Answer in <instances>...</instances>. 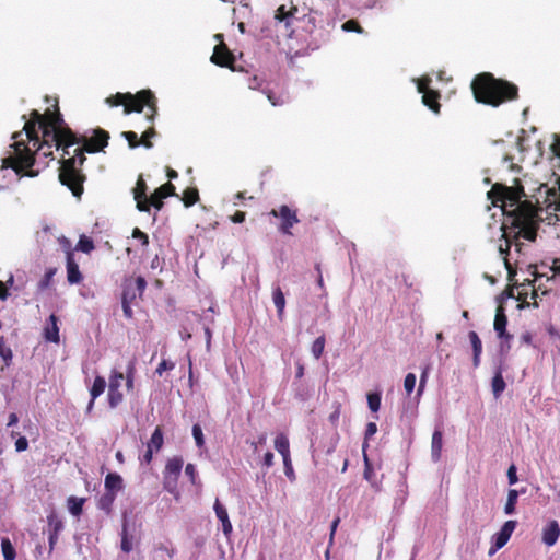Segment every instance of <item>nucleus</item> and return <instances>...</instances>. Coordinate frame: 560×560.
I'll list each match as a JSON object with an SVG mask.
<instances>
[{
  "instance_id": "1",
  "label": "nucleus",
  "mask_w": 560,
  "mask_h": 560,
  "mask_svg": "<svg viewBox=\"0 0 560 560\" xmlns=\"http://www.w3.org/2000/svg\"><path fill=\"white\" fill-rule=\"evenodd\" d=\"M23 131L28 141H33L34 145H37V150L43 149L44 145L51 148L55 144L57 149L62 148L63 156L70 154L68 149L71 145L83 144L82 148L74 150L73 156L63 158L59 168L60 183L68 187L74 197L81 198L84 190L83 183L86 178L81 171V166L86 160L84 152L103 151L108 145V131L96 128L90 138L77 137L65 122L57 104L54 112L47 110L45 114L33 109L30 119L25 121Z\"/></svg>"
},
{
  "instance_id": "2",
  "label": "nucleus",
  "mask_w": 560,
  "mask_h": 560,
  "mask_svg": "<svg viewBox=\"0 0 560 560\" xmlns=\"http://www.w3.org/2000/svg\"><path fill=\"white\" fill-rule=\"evenodd\" d=\"M471 91L478 103L492 107L518 98V88L514 83L497 79L490 72L477 74L471 82Z\"/></svg>"
},
{
  "instance_id": "3",
  "label": "nucleus",
  "mask_w": 560,
  "mask_h": 560,
  "mask_svg": "<svg viewBox=\"0 0 560 560\" xmlns=\"http://www.w3.org/2000/svg\"><path fill=\"white\" fill-rule=\"evenodd\" d=\"M106 104L112 107L115 106H124V113L126 115L131 114L133 112L141 113L144 106L148 107V113L145 114L147 120L149 122H153L155 116L158 115V102L154 93L151 90H141L136 94L132 93H116L114 95L108 96L105 100Z\"/></svg>"
},
{
  "instance_id": "4",
  "label": "nucleus",
  "mask_w": 560,
  "mask_h": 560,
  "mask_svg": "<svg viewBox=\"0 0 560 560\" xmlns=\"http://www.w3.org/2000/svg\"><path fill=\"white\" fill-rule=\"evenodd\" d=\"M14 142L11 145L14 155L2 160V168H12L19 176L35 177L38 171H33L35 163V153L28 148V144L22 139V131L14 132L12 136Z\"/></svg>"
},
{
  "instance_id": "5",
  "label": "nucleus",
  "mask_w": 560,
  "mask_h": 560,
  "mask_svg": "<svg viewBox=\"0 0 560 560\" xmlns=\"http://www.w3.org/2000/svg\"><path fill=\"white\" fill-rule=\"evenodd\" d=\"M525 197L524 187L517 185L515 187H508L503 184H494L488 192V198L494 207H501L505 214L511 213V209L516 207L521 199Z\"/></svg>"
},
{
  "instance_id": "6",
  "label": "nucleus",
  "mask_w": 560,
  "mask_h": 560,
  "mask_svg": "<svg viewBox=\"0 0 560 560\" xmlns=\"http://www.w3.org/2000/svg\"><path fill=\"white\" fill-rule=\"evenodd\" d=\"M269 214L279 220L278 230L281 234L293 235L292 228L300 222L296 209L281 205L271 209Z\"/></svg>"
},
{
  "instance_id": "7",
  "label": "nucleus",
  "mask_w": 560,
  "mask_h": 560,
  "mask_svg": "<svg viewBox=\"0 0 560 560\" xmlns=\"http://www.w3.org/2000/svg\"><path fill=\"white\" fill-rule=\"evenodd\" d=\"M124 373L117 369H113L108 380L107 402L112 409L117 408L124 401V394L121 392Z\"/></svg>"
},
{
  "instance_id": "8",
  "label": "nucleus",
  "mask_w": 560,
  "mask_h": 560,
  "mask_svg": "<svg viewBox=\"0 0 560 560\" xmlns=\"http://www.w3.org/2000/svg\"><path fill=\"white\" fill-rule=\"evenodd\" d=\"M511 224L512 226L508 230V232L512 233L515 250L521 253L523 244L520 242V238L534 242L537 237V224L536 222H524L520 224L512 222Z\"/></svg>"
},
{
  "instance_id": "9",
  "label": "nucleus",
  "mask_w": 560,
  "mask_h": 560,
  "mask_svg": "<svg viewBox=\"0 0 560 560\" xmlns=\"http://www.w3.org/2000/svg\"><path fill=\"white\" fill-rule=\"evenodd\" d=\"M183 465L184 460L179 456H174L167 460L163 471V486L168 492L176 490Z\"/></svg>"
},
{
  "instance_id": "10",
  "label": "nucleus",
  "mask_w": 560,
  "mask_h": 560,
  "mask_svg": "<svg viewBox=\"0 0 560 560\" xmlns=\"http://www.w3.org/2000/svg\"><path fill=\"white\" fill-rule=\"evenodd\" d=\"M214 37L219 40V44L214 47L211 56V62L219 67L234 70L235 57L223 42V35L217 34Z\"/></svg>"
},
{
  "instance_id": "11",
  "label": "nucleus",
  "mask_w": 560,
  "mask_h": 560,
  "mask_svg": "<svg viewBox=\"0 0 560 560\" xmlns=\"http://www.w3.org/2000/svg\"><path fill=\"white\" fill-rule=\"evenodd\" d=\"M538 208L529 200H522L511 209L512 222H516V224L524 222H536Z\"/></svg>"
},
{
  "instance_id": "12",
  "label": "nucleus",
  "mask_w": 560,
  "mask_h": 560,
  "mask_svg": "<svg viewBox=\"0 0 560 560\" xmlns=\"http://www.w3.org/2000/svg\"><path fill=\"white\" fill-rule=\"evenodd\" d=\"M61 243L65 244L66 250V267H67V280L70 284H79L83 280V276L79 269V265L75 261L74 253L71 249V244L67 238H63Z\"/></svg>"
},
{
  "instance_id": "13",
  "label": "nucleus",
  "mask_w": 560,
  "mask_h": 560,
  "mask_svg": "<svg viewBox=\"0 0 560 560\" xmlns=\"http://www.w3.org/2000/svg\"><path fill=\"white\" fill-rule=\"evenodd\" d=\"M516 525H517V522L513 521V520L506 521L503 524V526L501 527L500 532L497 533L493 536V545H492V547L489 550V555L490 556H492L499 549H501L502 547H504L506 545V542L509 541L512 533L516 528Z\"/></svg>"
},
{
  "instance_id": "14",
  "label": "nucleus",
  "mask_w": 560,
  "mask_h": 560,
  "mask_svg": "<svg viewBox=\"0 0 560 560\" xmlns=\"http://www.w3.org/2000/svg\"><path fill=\"white\" fill-rule=\"evenodd\" d=\"M508 325V316L505 314V310L503 305H499L495 311V317L493 327L498 335V337L506 343L508 348H510V342L513 339V336L506 331Z\"/></svg>"
},
{
  "instance_id": "15",
  "label": "nucleus",
  "mask_w": 560,
  "mask_h": 560,
  "mask_svg": "<svg viewBox=\"0 0 560 560\" xmlns=\"http://www.w3.org/2000/svg\"><path fill=\"white\" fill-rule=\"evenodd\" d=\"M176 196L175 186L167 182L156 188L149 197L150 208L154 207L156 210H161L164 206L163 199Z\"/></svg>"
},
{
  "instance_id": "16",
  "label": "nucleus",
  "mask_w": 560,
  "mask_h": 560,
  "mask_svg": "<svg viewBox=\"0 0 560 560\" xmlns=\"http://www.w3.org/2000/svg\"><path fill=\"white\" fill-rule=\"evenodd\" d=\"M502 229H503L502 237L504 238V244H500L499 252L503 257L504 266L508 270V277H509V280L511 281L513 279V277L516 275V270L511 265V262L508 258V255L510 253L511 247L514 246V240L512 238V233L508 232V230L504 229V225L502 226Z\"/></svg>"
},
{
  "instance_id": "17",
  "label": "nucleus",
  "mask_w": 560,
  "mask_h": 560,
  "mask_svg": "<svg viewBox=\"0 0 560 560\" xmlns=\"http://www.w3.org/2000/svg\"><path fill=\"white\" fill-rule=\"evenodd\" d=\"M147 184L140 176L137 180L136 187L133 188V198L137 202V209L141 212L150 211L149 197L147 196Z\"/></svg>"
},
{
  "instance_id": "18",
  "label": "nucleus",
  "mask_w": 560,
  "mask_h": 560,
  "mask_svg": "<svg viewBox=\"0 0 560 560\" xmlns=\"http://www.w3.org/2000/svg\"><path fill=\"white\" fill-rule=\"evenodd\" d=\"M105 388H106L105 378L101 375L95 376L94 382L90 388L91 399L86 406V413L92 412V410L94 408L95 399L97 397H100L105 392Z\"/></svg>"
},
{
  "instance_id": "19",
  "label": "nucleus",
  "mask_w": 560,
  "mask_h": 560,
  "mask_svg": "<svg viewBox=\"0 0 560 560\" xmlns=\"http://www.w3.org/2000/svg\"><path fill=\"white\" fill-rule=\"evenodd\" d=\"M560 536V526L557 521H550L542 529V542L549 547L553 546Z\"/></svg>"
},
{
  "instance_id": "20",
  "label": "nucleus",
  "mask_w": 560,
  "mask_h": 560,
  "mask_svg": "<svg viewBox=\"0 0 560 560\" xmlns=\"http://www.w3.org/2000/svg\"><path fill=\"white\" fill-rule=\"evenodd\" d=\"M213 509H214L217 517L222 523V530H223L224 535L229 537L232 533L233 527H232V523L230 522L226 509L222 505V503L219 501V499L215 500Z\"/></svg>"
},
{
  "instance_id": "21",
  "label": "nucleus",
  "mask_w": 560,
  "mask_h": 560,
  "mask_svg": "<svg viewBox=\"0 0 560 560\" xmlns=\"http://www.w3.org/2000/svg\"><path fill=\"white\" fill-rule=\"evenodd\" d=\"M58 317L51 314L48 318V324L44 329V337L47 341L59 342V327L57 325Z\"/></svg>"
},
{
  "instance_id": "22",
  "label": "nucleus",
  "mask_w": 560,
  "mask_h": 560,
  "mask_svg": "<svg viewBox=\"0 0 560 560\" xmlns=\"http://www.w3.org/2000/svg\"><path fill=\"white\" fill-rule=\"evenodd\" d=\"M440 93L434 90L425 91L422 95V103L433 113L439 114L441 109Z\"/></svg>"
},
{
  "instance_id": "23",
  "label": "nucleus",
  "mask_w": 560,
  "mask_h": 560,
  "mask_svg": "<svg viewBox=\"0 0 560 560\" xmlns=\"http://www.w3.org/2000/svg\"><path fill=\"white\" fill-rule=\"evenodd\" d=\"M443 446V433L441 430H435L432 434V443H431V456L434 462H439L441 458Z\"/></svg>"
},
{
  "instance_id": "24",
  "label": "nucleus",
  "mask_w": 560,
  "mask_h": 560,
  "mask_svg": "<svg viewBox=\"0 0 560 560\" xmlns=\"http://www.w3.org/2000/svg\"><path fill=\"white\" fill-rule=\"evenodd\" d=\"M122 488V478L116 472H109L105 477V491L116 493Z\"/></svg>"
},
{
  "instance_id": "25",
  "label": "nucleus",
  "mask_w": 560,
  "mask_h": 560,
  "mask_svg": "<svg viewBox=\"0 0 560 560\" xmlns=\"http://www.w3.org/2000/svg\"><path fill=\"white\" fill-rule=\"evenodd\" d=\"M116 497V493L105 491L97 501V508L104 511L106 514H110Z\"/></svg>"
},
{
  "instance_id": "26",
  "label": "nucleus",
  "mask_w": 560,
  "mask_h": 560,
  "mask_svg": "<svg viewBox=\"0 0 560 560\" xmlns=\"http://www.w3.org/2000/svg\"><path fill=\"white\" fill-rule=\"evenodd\" d=\"M298 11L296 7L287 10L284 5H280L275 13V19L278 22H284L287 27L291 26V20L294 16V13Z\"/></svg>"
},
{
  "instance_id": "27",
  "label": "nucleus",
  "mask_w": 560,
  "mask_h": 560,
  "mask_svg": "<svg viewBox=\"0 0 560 560\" xmlns=\"http://www.w3.org/2000/svg\"><path fill=\"white\" fill-rule=\"evenodd\" d=\"M275 448L283 457L290 456V443L284 433H279L275 439Z\"/></svg>"
},
{
  "instance_id": "28",
  "label": "nucleus",
  "mask_w": 560,
  "mask_h": 560,
  "mask_svg": "<svg viewBox=\"0 0 560 560\" xmlns=\"http://www.w3.org/2000/svg\"><path fill=\"white\" fill-rule=\"evenodd\" d=\"M272 300L277 308L278 317L281 319L284 313L285 298L279 285L273 288Z\"/></svg>"
},
{
  "instance_id": "29",
  "label": "nucleus",
  "mask_w": 560,
  "mask_h": 560,
  "mask_svg": "<svg viewBox=\"0 0 560 560\" xmlns=\"http://www.w3.org/2000/svg\"><path fill=\"white\" fill-rule=\"evenodd\" d=\"M164 443L163 431L161 427H156L153 431L147 446L155 452H159Z\"/></svg>"
},
{
  "instance_id": "30",
  "label": "nucleus",
  "mask_w": 560,
  "mask_h": 560,
  "mask_svg": "<svg viewBox=\"0 0 560 560\" xmlns=\"http://www.w3.org/2000/svg\"><path fill=\"white\" fill-rule=\"evenodd\" d=\"M84 503V498H78L73 495L69 497L67 500L69 512L74 516H79L82 514Z\"/></svg>"
},
{
  "instance_id": "31",
  "label": "nucleus",
  "mask_w": 560,
  "mask_h": 560,
  "mask_svg": "<svg viewBox=\"0 0 560 560\" xmlns=\"http://www.w3.org/2000/svg\"><path fill=\"white\" fill-rule=\"evenodd\" d=\"M48 529L51 533L60 534L63 529V522L55 511H51L47 516Z\"/></svg>"
},
{
  "instance_id": "32",
  "label": "nucleus",
  "mask_w": 560,
  "mask_h": 560,
  "mask_svg": "<svg viewBox=\"0 0 560 560\" xmlns=\"http://www.w3.org/2000/svg\"><path fill=\"white\" fill-rule=\"evenodd\" d=\"M199 200V191L197 188H186L183 191L182 201L185 207H191Z\"/></svg>"
},
{
  "instance_id": "33",
  "label": "nucleus",
  "mask_w": 560,
  "mask_h": 560,
  "mask_svg": "<svg viewBox=\"0 0 560 560\" xmlns=\"http://www.w3.org/2000/svg\"><path fill=\"white\" fill-rule=\"evenodd\" d=\"M518 499V492L515 489H510L508 492V500L504 506V513L511 515L515 512V506Z\"/></svg>"
},
{
  "instance_id": "34",
  "label": "nucleus",
  "mask_w": 560,
  "mask_h": 560,
  "mask_svg": "<svg viewBox=\"0 0 560 560\" xmlns=\"http://www.w3.org/2000/svg\"><path fill=\"white\" fill-rule=\"evenodd\" d=\"M135 375H136V363H135V360H132L129 362V364L127 366L126 375L124 374V376H125L124 380L126 381V388L128 392L133 390Z\"/></svg>"
},
{
  "instance_id": "35",
  "label": "nucleus",
  "mask_w": 560,
  "mask_h": 560,
  "mask_svg": "<svg viewBox=\"0 0 560 560\" xmlns=\"http://www.w3.org/2000/svg\"><path fill=\"white\" fill-rule=\"evenodd\" d=\"M369 446V444L366 443H363L362 445V451H363V459H364V471H363V476L364 478L372 482L373 480V477H374V471H373V466L368 457V454H366V447Z\"/></svg>"
},
{
  "instance_id": "36",
  "label": "nucleus",
  "mask_w": 560,
  "mask_h": 560,
  "mask_svg": "<svg viewBox=\"0 0 560 560\" xmlns=\"http://www.w3.org/2000/svg\"><path fill=\"white\" fill-rule=\"evenodd\" d=\"M1 549L4 560H14L16 557L15 549L9 538L1 539Z\"/></svg>"
},
{
  "instance_id": "37",
  "label": "nucleus",
  "mask_w": 560,
  "mask_h": 560,
  "mask_svg": "<svg viewBox=\"0 0 560 560\" xmlns=\"http://www.w3.org/2000/svg\"><path fill=\"white\" fill-rule=\"evenodd\" d=\"M325 343H326V339H325L324 335L317 337L314 340V342L312 345V348H311V351H312L313 357L316 360H318L323 355V352H324V349H325Z\"/></svg>"
},
{
  "instance_id": "38",
  "label": "nucleus",
  "mask_w": 560,
  "mask_h": 560,
  "mask_svg": "<svg viewBox=\"0 0 560 560\" xmlns=\"http://www.w3.org/2000/svg\"><path fill=\"white\" fill-rule=\"evenodd\" d=\"M94 247L95 246L93 241L90 237L82 235L77 244L75 249L89 254L94 249Z\"/></svg>"
},
{
  "instance_id": "39",
  "label": "nucleus",
  "mask_w": 560,
  "mask_h": 560,
  "mask_svg": "<svg viewBox=\"0 0 560 560\" xmlns=\"http://www.w3.org/2000/svg\"><path fill=\"white\" fill-rule=\"evenodd\" d=\"M138 292L133 288L131 283H125L122 294H121V301H128L129 303H132L137 298Z\"/></svg>"
},
{
  "instance_id": "40",
  "label": "nucleus",
  "mask_w": 560,
  "mask_h": 560,
  "mask_svg": "<svg viewBox=\"0 0 560 560\" xmlns=\"http://www.w3.org/2000/svg\"><path fill=\"white\" fill-rule=\"evenodd\" d=\"M56 273H57V268H55V267L48 268L46 270L44 277L39 281L38 288L40 290H45V289L49 288V285H50V283L52 281V278L55 277Z\"/></svg>"
},
{
  "instance_id": "41",
  "label": "nucleus",
  "mask_w": 560,
  "mask_h": 560,
  "mask_svg": "<svg viewBox=\"0 0 560 560\" xmlns=\"http://www.w3.org/2000/svg\"><path fill=\"white\" fill-rule=\"evenodd\" d=\"M341 30L343 32H355L358 34H362L364 32V30L362 28V26L360 25V23L354 20V19H350L348 21H346L342 25H341Z\"/></svg>"
},
{
  "instance_id": "42",
  "label": "nucleus",
  "mask_w": 560,
  "mask_h": 560,
  "mask_svg": "<svg viewBox=\"0 0 560 560\" xmlns=\"http://www.w3.org/2000/svg\"><path fill=\"white\" fill-rule=\"evenodd\" d=\"M120 547H121V550L127 553L132 550V542H131V538L128 535L126 523H124V525H122Z\"/></svg>"
},
{
  "instance_id": "43",
  "label": "nucleus",
  "mask_w": 560,
  "mask_h": 560,
  "mask_svg": "<svg viewBox=\"0 0 560 560\" xmlns=\"http://www.w3.org/2000/svg\"><path fill=\"white\" fill-rule=\"evenodd\" d=\"M368 405L371 411L377 412L381 407V394L380 393H369L368 394Z\"/></svg>"
},
{
  "instance_id": "44",
  "label": "nucleus",
  "mask_w": 560,
  "mask_h": 560,
  "mask_svg": "<svg viewBox=\"0 0 560 560\" xmlns=\"http://www.w3.org/2000/svg\"><path fill=\"white\" fill-rule=\"evenodd\" d=\"M121 136L128 141V144L131 149H136L139 145H142L140 138L135 131H124Z\"/></svg>"
},
{
  "instance_id": "45",
  "label": "nucleus",
  "mask_w": 560,
  "mask_h": 560,
  "mask_svg": "<svg viewBox=\"0 0 560 560\" xmlns=\"http://www.w3.org/2000/svg\"><path fill=\"white\" fill-rule=\"evenodd\" d=\"M156 136V131L153 126H150L141 136L140 140L143 147L150 149L153 143L150 141L151 138Z\"/></svg>"
},
{
  "instance_id": "46",
  "label": "nucleus",
  "mask_w": 560,
  "mask_h": 560,
  "mask_svg": "<svg viewBox=\"0 0 560 560\" xmlns=\"http://www.w3.org/2000/svg\"><path fill=\"white\" fill-rule=\"evenodd\" d=\"M505 388V382L500 373L492 378V390L495 396H499Z\"/></svg>"
},
{
  "instance_id": "47",
  "label": "nucleus",
  "mask_w": 560,
  "mask_h": 560,
  "mask_svg": "<svg viewBox=\"0 0 560 560\" xmlns=\"http://www.w3.org/2000/svg\"><path fill=\"white\" fill-rule=\"evenodd\" d=\"M469 340L472 346V351L476 352V354H481L482 352V342L476 331H470L468 334Z\"/></svg>"
},
{
  "instance_id": "48",
  "label": "nucleus",
  "mask_w": 560,
  "mask_h": 560,
  "mask_svg": "<svg viewBox=\"0 0 560 560\" xmlns=\"http://www.w3.org/2000/svg\"><path fill=\"white\" fill-rule=\"evenodd\" d=\"M0 357L3 360V366L1 370L9 368L12 363L13 353L10 347L5 346L3 349H0Z\"/></svg>"
},
{
  "instance_id": "49",
  "label": "nucleus",
  "mask_w": 560,
  "mask_h": 560,
  "mask_svg": "<svg viewBox=\"0 0 560 560\" xmlns=\"http://www.w3.org/2000/svg\"><path fill=\"white\" fill-rule=\"evenodd\" d=\"M192 436L195 439L196 445L200 448L203 447L205 438L200 424L196 423L192 425Z\"/></svg>"
},
{
  "instance_id": "50",
  "label": "nucleus",
  "mask_w": 560,
  "mask_h": 560,
  "mask_svg": "<svg viewBox=\"0 0 560 560\" xmlns=\"http://www.w3.org/2000/svg\"><path fill=\"white\" fill-rule=\"evenodd\" d=\"M416 381H417V377H416V374H413V373H408L405 376L404 388H405L407 395H410L413 392L415 386H416Z\"/></svg>"
},
{
  "instance_id": "51",
  "label": "nucleus",
  "mask_w": 560,
  "mask_h": 560,
  "mask_svg": "<svg viewBox=\"0 0 560 560\" xmlns=\"http://www.w3.org/2000/svg\"><path fill=\"white\" fill-rule=\"evenodd\" d=\"M132 237L139 240L141 245L147 247L149 245V236L147 233L142 232L139 228H135L132 230Z\"/></svg>"
},
{
  "instance_id": "52",
  "label": "nucleus",
  "mask_w": 560,
  "mask_h": 560,
  "mask_svg": "<svg viewBox=\"0 0 560 560\" xmlns=\"http://www.w3.org/2000/svg\"><path fill=\"white\" fill-rule=\"evenodd\" d=\"M175 368V364L174 362L172 361H168V360H162L156 370H155V373L159 374L160 376L163 374L164 371H171Z\"/></svg>"
},
{
  "instance_id": "53",
  "label": "nucleus",
  "mask_w": 560,
  "mask_h": 560,
  "mask_svg": "<svg viewBox=\"0 0 560 560\" xmlns=\"http://www.w3.org/2000/svg\"><path fill=\"white\" fill-rule=\"evenodd\" d=\"M154 550L156 552H164L166 553L170 558H173L174 553H175V549L166 544H163V542H160L158 545H155L154 547Z\"/></svg>"
},
{
  "instance_id": "54",
  "label": "nucleus",
  "mask_w": 560,
  "mask_h": 560,
  "mask_svg": "<svg viewBox=\"0 0 560 560\" xmlns=\"http://www.w3.org/2000/svg\"><path fill=\"white\" fill-rule=\"evenodd\" d=\"M428 373H429V368L425 366L423 369L422 373H421V376H420V382H419V386H418V390H417V396H421L423 390H424L427 378H428Z\"/></svg>"
},
{
  "instance_id": "55",
  "label": "nucleus",
  "mask_w": 560,
  "mask_h": 560,
  "mask_svg": "<svg viewBox=\"0 0 560 560\" xmlns=\"http://www.w3.org/2000/svg\"><path fill=\"white\" fill-rule=\"evenodd\" d=\"M284 472L289 479H294V470L291 462V456L283 457Z\"/></svg>"
},
{
  "instance_id": "56",
  "label": "nucleus",
  "mask_w": 560,
  "mask_h": 560,
  "mask_svg": "<svg viewBox=\"0 0 560 560\" xmlns=\"http://www.w3.org/2000/svg\"><path fill=\"white\" fill-rule=\"evenodd\" d=\"M377 432V425L375 422H369L366 424L365 433H364V443L368 444V440H370Z\"/></svg>"
},
{
  "instance_id": "57",
  "label": "nucleus",
  "mask_w": 560,
  "mask_h": 560,
  "mask_svg": "<svg viewBox=\"0 0 560 560\" xmlns=\"http://www.w3.org/2000/svg\"><path fill=\"white\" fill-rule=\"evenodd\" d=\"M136 291L138 292L139 296H141L147 288V281L143 277L139 276L136 279L135 287Z\"/></svg>"
},
{
  "instance_id": "58",
  "label": "nucleus",
  "mask_w": 560,
  "mask_h": 560,
  "mask_svg": "<svg viewBox=\"0 0 560 560\" xmlns=\"http://www.w3.org/2000/svg\"><path fill=\"white\" fill-rule=\"evenodd\" d=\"M185 474L189 477L192 485L196 483L197 470L194 464H187L185 467Z\"/></svg>"
},
{
  "instance_id": "59",
  "label": "nucleus",
  "mask_w": 560,
  "mask_h": 560,
  "mask_svg": "<svg viewBox=\"0 0 560 560\" xmlns=\"http://www.w3.org/2000/svg\"><path fill=\"white\" fill-rule=\"evenodd\" d=\"M431 82L430 78H422L418 81V92L423 95L425 91H430L429 84Z\"/></svg>"
},
{
  "instance_id": "60",
  "label": "nucleus",
  "mask_w": 560,
  "mask_h": 560,
  "mask_svg": "<svg viewBox=\"0 0 560 560\" xmlns=\"http://www.w3.org/2000/svg\"><path fill=\"white\" fill-rule=\"evenodd\" d=\"M28 447V441L25 436H20L15 442L16 452H24Z\"/></svg>"
},
{
  "instance_id": "61",
  "label": "nucleus",
  "mask_w": 560,
  "mask_h": 560,
  "mask_svg": "<svg viewBox=\"0 0 560 560\" xmlns=\"http://www.w3.org/2000/svg\"><path fill=\"white\" fill-rule=\"evenodd\" d=\"M155 451L149 448L147 446V451L144 452V454L140 457V462L141 464H145V465H149L151 462H152V458H153V453Z\"/></svg>"
},
{
  "instance_id": "62",
  "label": "nucleus",
  "mask_w": 560,
  "mask_h": 560,
  "mask_svg": "<svg viewBox=\"0 0 560 560\" xmlns=\"http://www.w3.org/2000/svg\"><path fill=\"white\" fill-rule=\"evenodd\" d=\"M508 479L510 485H514L517 482L516 467L511 465L508 469Z\"/></svg>"
},
{
  "instance_id": "63",
  "label": "nucleus",
  "mask_w": 560,
  "mask_h": 560,
  "mask_svg": "<svg viewBox=\"0 0 560 560\" xmlns=\"http://www.w3.org/2000/svg\"><path fill=\"white\" fill-rule=\"evenodd\" d=\"M341 413V405L337 404L335 410L330 413L329 420L332 424H336Z\"/></svg>"
},
{
  "instance_id": "64",
  "label": "nucleus",
  "mask_w": 560,
  "mask_h": 560,
  "mask_svg": "<svg viewBox=\"0 0 560 560\" xmlns=\"http://www.w3.org/2000/svg\"><path fill=\"white\" fill-rule=\"evenodd\" d=\"M245 218L246 213L244 211H236L230 219L233 223H243Z\"/></svg>"
}]
</instances>
